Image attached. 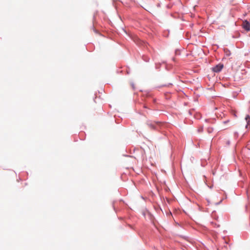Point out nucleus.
<instances>
[{
	"instance_id": "3",
	"label": "nucleus",
	"mask_w": 250,
	"mask_h": 250,
	"mask_svg": "<svg viewBox=\"0 0 250 250\" xmlns=\"http://www.w3.org/2000/svg\"><path fill=\"white\" fill-rule=\"evenodd\" d=\"M207 131L208 133H210L212 132V131H213V128L211 127H208L207 128Z\"/></svg>"
},
{
	"instance_id": "1",
	"label": "nucleus",
	"mask_w": 250,
	"mask_h": 250,
	"mask_svg": "<svg viewBox=\"0 0 250 250\" xmlns=\"http://www.w3.org/2000/svg\"><path fill=\"white\" fill-rule=\"evenodd\" d=\"M224 65L223 64L219 63L214 67H212L211 69L213 72H219L223 68Z\"/></svg>"
},
{
	"instance_id": "9",
	"label": "nucleus",
	"mask_w": 250,
	"mask_h": 250,
	"mask_svg": "<svg viewBox=\"0 0 250 250\" xmlns=\"http://www.w3.org/2000/svg\"><path fill=\"white\" fill-rule=\"evenodd\" d=\"M150 126L151 127H152V128H153V126L152 125H150Z\"/></svg>"
},
{
	"instance_id": "8",
	"label": "nucleus",
	"mask_w": 250,
	"mask_h": 250,
	"mask_svg": "<svg viewBox=\"0 0 250 250\" xmlns=\"http://www.w3.org/2000/svg\"><path fill=\"white\" fill-rule=\"evenodd\" d=\"M221 128L222 129H226V128L225 127H224V126H222Z\"/></svg>"
},
{
	"instance_id": "4",
	"label": "nucleus",
	"mask_w": 250,
	"mask_h": 250,
	"mask_svg": "<svg viewBox=\"0 0 250 250\" xmlns=\"http://www.w3.org/2000/svg\"><path fill=\"white\" fill-rule=\"evenodd\" d=\"M250 117L249 115H247L246 118H245V119L247 121V123H248V124H249V122H250Z\"/></svg>"
},
{
	"instance_id": "2",
	"label": "nucleus",
	"mask_w": 250,
	"mask_h": 250,
	"mask_svg": "<svg viewBox=\"0 0 250 250\" xmlns=\"http://www.w3.org/2000/svg\"><path fill=\"white\" fill-rule=\"evenodd\" d=\"M242 26L244 29L247 31L250 30V23L247 21H245L242 23Z\"/></svg>"
},
{
	"instance_id": "5",
	"label": "nucleus",
	"mask_w": 250,
	"mask_h": 250,
	"mask_svg": "<svg viewBox=\"0 0 250 250\" xmlns=\"http://www.w3.org/2000/svg\"><path fill=\"white\" fill-rule=\"evenodd\" d=\"M203 130V128L202 126H201L200 128H199L198 131L199 132H202Z\"/></svg>"
},
{
	"instance_id": "7",
	"label": "nucleus",
	"mask_w": 250,
	"mask_h": 250,
	"mask_svg": "<svg viewBox=\"0 0 250 250\" xmlns=\"http://www.w3.org/2000/svg\"><path fill=\"white\" fill-rule=\"evenodd\" d=\"M229 122V120L225 121V122H223V124H224V125L228 123Z\"/></svg>"
},
{
	"instance_id": "6",
	"label": "nucleus",
	"mask_w": 250,
	"mask_h": 250,
	"mask_svg": "<svg viewBox=\"0 0 250 250\" xmlns=\"http://www.w3.org/2000/svg\"><path fill=\"white\" fill-rule=\"evenodd\" d=\"M211 224L212 225H215V226H216L217 227H220V225H217L216 223H211Z\"/></svg>"
}]
</instances>
